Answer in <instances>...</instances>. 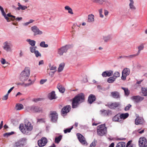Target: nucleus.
I'll return each instance as SVG.
<instances>
[{"label": "nucleus", "mask_w": 147, "mask_h": 147, "mask_svg": "<svg viewBox=\"0 0 147 147\" xmlns=\"http://www.w3.org/2000/svg\"><path fill=\"white\" fill-rule=\"evenodd\" d=\"M19 128L22 133L28 135L33 129V126L30 122L28 121L24 124H20Z\"/></svg>", "instance_id": "nucleus-1"}, {"label": "nucleus", "mask_w": 147, "mask_h": 147, "mask_svg": "<svg viewBox=\"0 0 147 147\" xmlns=\"http://www.w3.org/2000/svg\"><path fill=\"white\" fill-rule=\"evenodd\" d=\"M30 69L28 67L25 68L20 74L19 79L22 82H25L28 80L30 74Z\"/></svg>", "instance_id": "nucleus-2"}, {"label": "nucleus", "mask_w": 147, "mask_h": 147, "mask_svg": "<svg viewBox=\"0 0 147 147\" xmlns=\"http://www.w3.org/2000/svg\"><path fill=\"white\" fill-rule=\"evenodd\" d=\"M84 96L83 93H81L78 95L73 99L72 103V108H76L79 104L84 101Z\"/></svg>", "instance_id": "nucleus-3"}, {"label": "nucleus", "mask_w": 147, "mask_h": 147, "mask_svg": "<svg viewBox=\"0 0 147 147\" xmlns=\"http://www.w3.org/2000/svg\"><path fill=\"white\" fill-rule=\"evenodd\" d=\"M97 131L98 134L102 136L105 134L107 132V129L105 124H102L99 125L97 127Z\"/></svg>", "instance_id": "nucleus-4"}, {"label": "nucleus", "mask_w": 147, "mask_h": 147, "mask_svg": "<svg viewBox=\"0 0 147 147\" xmlns=\"http://www.w3.org/2000/svg\"><path fill=\"white\" fill-rule=\"evenodd\" d=\"M28 111H30L34 113H39L42 111L41 108L35 106H32L27 107Z\"/></svg>", "instance_id": "nucleus-5"}, {"label": "nucleus", "mask_w": 147, "mask_h": 147, "mask_svg": "<svg viewBox=\"0 0 147 147\" xmlns=\"http://www.w3.org/2000/svg\"><path fill=\"white\" fill-rule=\"evenodd\" d=\"M69 47V46L66 45L58 49L57 51L58 54L60 56L63 55L64 53H65L67 52Z\"/></svg>", "instance_id": "nucleus-6"}, {"label": "nucleus", "mask_w": 147, "mask_h": 147, "mask_svg": "<svg viewBox=\"0 0 147 147\" xmlns=\"http://www.w3.org/2000/svg\"><path fill=\"white\" fill-rule=\"evenodd\" d=\"M31 30L34 32V36L38 35H42L43 34L42 31L39 29L36 26H34L31 28Z\"/></svg>", "instance_id": "nucleus-7"}, {"label": "nucleus", "mask_w": 147, "mask_h": 147, "mask_svg": "<svg viewBox=\"0 0 147 147\" xmlns=\"http://www.w3.org/2000/svg\"><path fill=\"white\" fill-rule=\"evenodd\" d=\"M139 145L140 147H147V141L145 138L141 137L139 139Z\"/></svg>", "instance_id": "nucleus-8"}, {"label": "nucleus", "mask_w": 147, "mask_h": 147, "mask_svg": "<svg viewBox=\"0 0 147 147\" xmlns=\"http://www.w3.org/2000/svg\"><path fill=\"white\" fill-rule=\"evenodd\" d=\"M130 73V69L127 68H125L122 71V76L121 77V79L125 80L126 77Z\"/></svg>", "instance_id": "nucleus-9"}, {"label": "nucleus", "mask_w": 147, "mask_h": 147, "mask_svg": "<svg viewBox=\"0 0 147 147\" xmlns=\"http://www.w3.org/2000/svg\"><path fill=\"white\" fill-rule=\"evenodd\" d=\"M25 141L26 139L25 138L21 139L16 142L14 143L13 146L14 147H21L24 145Z\"/></svg>", "instance_id": "nucleus-10"}, {"label": "nucleus", "mask_w": 147, "mask_h": 147, "mask_svg": "<svg viewBox=\"0 0 147 147\" xmlns=\"http://www.w3.org/2000/svg\"><path fill=\"white\" fill-rule=\"evenodd\" d=\"M50 117L51 120L52 122H56L58 119V114L56 111L51 112L50 114Z\"/></svg>", "instance_id": "nucleus-11"}, {"label": "nucleus", "mask_w": 147, "mask_h": 147, "mask_svg": "<svg viewBox=\"0 0 147 147\" xmlns=\"http://www.w3.org/2000/svg\"><path fill=\"white\" fill-rule=\"evenodd\" d=\"M3 45V48L4 50L8 52L11 51V47L12 46L11 43L6 41L4 43Z\"/></svg>", "instance_id": "nucleus-12"}, {"label": "nucleus", "mask_w": 147, "mask_h": 147, "mask_svg": "<svg viewBox=\"0 0 147 147\" xmlns=\"http://www.w3.org/2000/svg\"><path fill=\"white\" fill-rule=\"evenodd\" d=\"M47 142V139L45 137H42L41 139L38 141V144L40 147H42L45 146Z\"/></svg>", "instance_id": "nucleus-13"}, {"label": "nucleus", "mask_w": 147, "mask_h": 147, "mask_svg": "<svg viewBox=\"0 0 147 147\" xmlns=\"http://www.w3.org/2000/svg\"><path fill=\"white\" fill-rule=\"evenodd\" d=\"M71 109V106L67 105L61 109V113L63 116L65 115L67 113L69 112Z\"/></svg>", "instance_id": "nucleus-14"}, {"label": "nucleus", "mask_w": 147, "mask_h": 147, "mask_svg": "<svg viewBox=\"0 0 147 147\" xmlns=\"http://www.w3.org/2000/svg\"><path fill=\"white\" fill-rule=\"evenodd\" d=\"M77 135L80 142L83 145H87V143L84 137L80 134H77Z\"/></svg>", "instance_id": "nucleus-15"}, {"label": "nucleus", "mask_w": 147, "mask_h": 147, "mask_svg": "<svg viewBox=\"0 0 147 147\" xmlns=\"http://www.w3.org/2000/svg\"><path fill=\"white\" fill-rule=\"evenodd\" d=\"M131 99L134 101L138 102L142 101L144 99V98L139 96H132Z\"/></svg>", "instance_id": "nucleus-16"}, {"label": "nucleus", "mask_w": 147, "mask_h": 147, "mask_svg": "<svg viewBox=\"0 0 147 147\" xmlns=\"http://www.w3.org/2000/svg\"><path fill=\"white\" fill-rule=\"evenodd\" d=\"M48 98L51 100L55 99L57 97L55 94V91H53L49 93L48 95Z\"/></svg>", "instance_id": "nucleus-17"}, {"label": "nucleus", "mask_w": 147, "mask_h": 147, "mask_svg": "<svg viewBox=\"0 0 147 147\" xmlns=\"http://www.w3.org/2000/svg\"><path fill=\"white\" fill-rule=\"evenodd\" d=\"M129 6L130 9L132 10H136V8L134 5V0H129Z\"/></svg>", "instance_id": "nucleus-18"}, {"label": "nucleus", "mask_w": 147, "mask_h": 147, "mask_svg": "<svg viewBox=\"0 0 147 147\" xmlns=\"http://www.w3.org/2000/svg\"><path fill=\"white\" fill-rule=\"evenodd\" d=\"M93 2L95 3H98L100 5H102L104 2L107 5V4H110V3L108 1L105 0H92Z\"/></svg>", "instance_id": "nucleus-19"}, {"label": "nucleus", "mask_w": 147, "mask_h": 147, "mask_svg": "<svg viewBox=\"0 0 147 147\" xmlns=\"http://www.w3.org/2000/svg\"><path fill=\"white\" fill-rule=\"evenodd\" d=\"M96 100L95 96L93 94H90L88 97V102L90 104H92Z\"/></svg>", "instance_id": "nucleus-20"}, {"label": "nucleus", "mask_w": 147, "mask_h": 147, "mask_svg": "<svg viewBox=\"0 0 147 147\" xmlns=\"http://www.w3.org/2000/svg\"><path fill=\"white\" fill-rule=\"evenodd\" d=\"M18 7L16 8V10H24L27 9V7L25 5H21L20 3H18Z\"/></svg>", "instance_id": "nucleus-21"}, {"label": "nucleus", "mask_w": 147, "mask_h": 147, "mask_svg": "<svg viewBox=\"0 0 147 147\" xmlns=\"http://www.w3.org/2000/svg\"><path fill=\"white\" fill-rule=\"evenodd\" d=\"M94 15L92 14H89L88 16L87 22L89 23H93L94 21Z\"/></svg>", "instance_id": "nucleus-22"}, {"label": "nucleus", "mask_w": 147, "mask_h": 147, "mask_svg": "<svg viewBox=\"0 0 147 147\" xmlns=\"http://www.w3.org/2000/svg\"><path fill=\"white\" fill-rule=\"evenodd\" d=\"M112 96L115 98H118L120 97V94L119 92L117 91H115L111 92Z\"/></svg>", "instance_id": "nucleus-23"}, {"label": "nucleus", "mask_w": 147, "mask_h": 147, "mask_svg": "<svg viewBox=\"0 0 147 147\" xmlns=\"http://www.w3.org/2000/svg\"><path fill=\"white\" fill-rule=\"evenodd\" d=\"M119 105V102H114L109 105V106L110 108L114 109L117 107Z\"/></svg>", "instance_id": "nucleus-24"}, {"label": "nucleus", "mask_w": 147, "mask_h": 147, "mask_svg": "<svg viewBox=\"0 0 147 147\" xmlns=\"http://www.w3.org/2000/svg\"><path fill=\"white\" fill-rule=\"evenodd\" d=\"M35 82V80H32L30 79H29L28 80V83L25 84V86L27 87L33 85Z\"/></svg>", "instance_id": "nucleus-25"}, {"label": "nucleus", "mask_w": 147, "mask_h": 147, "mask_svg": "<svg viewBox=\"0 0 147 147\" xmlns=\"http://www.w3.org/2000/svg\"><path fill=\"white\" fill-rule=\"evenodd\" d=\"M65 9L66 10L68 11V12L71 14H74L73 12L72 9L69 6H65L64 7Z\"/></svg>", "instance_id": "nucleus-26"}, {"label": "nucleus", "mask_w": 147, "mask_h": 147, "mask_svg": "<svg viewBox=\"0 0 147 147\" xmlns=\"http://www.w3.org/2000/svg\"><path fill=\"white\" fill-rule=\"evenodd\" d=\"M65 65L64 63H62L60 64L58 67L57 71L59 72L61 71L63 69Z\"/></svg>", "instance_id": "nucleus-27"}, {"label": "nucleus", "mask_w": 147, "mask_h": 147, "mask_svg": "<svg viewBox=\"0 0 147 147\" xmlns=\"http://www.w3.org/2000/svg\"><path fill=\"white\" fill-rule=\"evenodd\" d=\"M103 39L105 42H107L111 39V36L110 35H108L103 36Z\"/></svg>", "instance_id": "nucleus-28"}, {"label": "nucleus", "mask_w": 147, "mask_h": 147, "mask_svg": "<svg viewBox=\"0 0 147 147\" xmlns=\"http://www.w3.org/2000/svg\"><path fill=\"white\" fill-rule=\"evenodd\" d=\"M24 108L23 105L21 104H17L16 105L15 109L17 110H20Z\"/></svg>", "instance_id": "nucleus-29"}, {"label": "nucleus", "mask_w": 147, "mask_h": 147, "mask_svg": "<svg viewBox=\"0 0 147 147\" xmlns=\"http://www.w3.org/2000/svg\"><path fill=\"white\" fill-rule=\"evenodd\" d=\"M120 115L119 114H117L115 115L112 119L114 121H120Z\"/></svg>", "instance_id": "nucleus-30"}, {"label": "nucleus", "mask_w": 147, "mask_h": 147, "mask_svg": "<svg viewBox=\"0 0 147 147\" xmlns=\"http://www.w3.org/2000/svg\"><path fill=\"white\" fill-rule=\"evenodd\" d=\"M120 119H126L129 116V114L126 113H122L120 115Z\"/></svg>", "instance_id": "nucleus-31"}, {"label": "nucleus", "mask_w": 147, "mask_h": 147, "mask_svg": "<svg viewBox=\"0 0 147 147\" xmlns=\"http://www.w3.org/2000/svg\"><path fill=\"white\" fill-rule=\"evenodd\" d=\"M144 48V46L143 44H141L138 47V51L137 53V55H139L141 50H143Z\"/></svg>", "instance_id": "nucleus-32"}, {"label": "nucleus", "mask_w": 147, "mask_h": 147, "mask_svg": "<svg viewBox=\"0 0 147 147\" xmlns=\"http://www.w3.org/2000/svg\"><path fill=\"white\" fill-rule=\"evenodd\" d=\"M27 41L32 46V47L34 46L35 45L36 41L34 40H32L30 39H28L27 40Z\"/></svg>", "instance_id": "nucleus-33"}, {"label": "nucleus", "mask_w": 147, "mask_h": 147, "mask_svg": "<svg viewBox=\"0 0 147 147\" xmlns=\"http://www.w3.org/2000/svg\"><path fill=\"white\" fill-rule=\"evenodd\" d=\"M57 87L59 91L61 93H63L64 92L65 89L61 85H58Z\"/></svg>", "instance_id": "nucleus-34"}, {"label": "nucleus", "mask_w": 147, "mask_h": 147, "mask_svg": "<svg viewBox=\"0 0 147 147\" xmlns=\"http://www.w3.org/2000/svg\"><path fill=\"white\" fill-rule=\"evenodd\" d=\"M98 12L99 14V17L101 18H103L104 16L102 14L103 9L102 8H100L98 10Z\"/></svg>", "instance_id": "nucleus-35"}, {"label": "nucleus", "mask_w": 147, "mask_h": 147, "mask_svg": "<svg viewBox=\"0 0 147 147\" xmlns=\"http://www.w3.org/2000/svg\"><path fill=\"white\" fill-rule=\"evenodd\" d=\"M122 89L124 91L125 95L128 96L129 94V92L127 88L122 87Z\"/></svg>", "instance_id": "nucleus-36"}, {"label": "nucleus", "mask_w": 147, "mask_h": 147, "mask_svg": "<svg viewBox=\"0 0 147 147\" xmlns=\"http://www.w3.org/2000/svg\"><path fill=\"white\" fill-rule=\"evenodd\" d=\"M142 119H140L139 117H137L135 119V123L136 125H138L142 123Z\"/></svg>", "instance_id": "nucleus-37"}, {"label": "nucleus", "mask_w": 147, "mask_h": 147, "mask_svg": "<svg viewBox=\"0 0 147 147\" xmlns=\"http://www.w3.org/2000/svg\"><path fill=\"white\" fill-rule=\"evenodd\" d=\"M40 47L43 48H47L48 46L47 44H45V41H42L40 44Z\"/></svg>", "instance_id": "nucleus-38"}, {"label": "nucleus", "mask_w": 147, "mask_h": 147, "mask_svg": "<svg viewBox=\"0 0 147 147\" xmlns=\"http://www.w3.org/2000/svg\"><path fill=\"white\" fill-rule=\"evenodd\" d=\"M142 94H143L144 96H147V88H142Z\"/></svg>", "instance_id": "nucleus-39"}, {"label": "nucleus", "mask_w": 147, "mask_h": 147, "mask_svg": "<svg viewBox=\"0 0 147 147\" xmlns=\"http://www.w3.org/2000/svg\"><path fill=\"white\" fill-rule=\"evenodd\" d=\"M115 78L114 77H110L107 80V82L109 83H112L115 81Z\"/></svg>", "instance_id": "nucleus-40"}, {"label": "nucleus", "mask_w": 147, "mask_h": 147, "mask_svg": "<svg viewBox=\"0 0 147 147\" xmlns=\"http://www.w3.org/2000/svg\"><path fill=\"white\" fill-rule=\"evenodd\" d=\"M125 144L124 142H119L117 144L116 147H124Z\"/></svg>", "instance_id": "nucleus-41"}, {"label": "nucleus", "mask_w": 147, "mask_h": 147, "mask_svg": "<svg viewBox=\"0 0 147 147\" xmlns=\"http://www.w3.org/2000/svg\"><path fill=\"white\" fill-rule=\"evenodd\" d=\"M62 138V136L61 135L59 136L58 137H56L55 139V142L57 143H59L61 139Z\"/></svg>", "instance_id": "nucleus-42"}, {"label": "nucleus", "mask_w": 147, "mask_h": 147, "mask_svg": "<svg viewBox=\"0 0 147 147\" xmlns=\"http://www.w3.org/2000/svg\"><path fill=\"white\" fill-rule=\"evenodd\" d=\"M120 74L119 73L118 71L115 72L113 74L114 78L116 79L117 77L120 76Z\"/></svg>", "instance_id": "nucleus-43"}, {"label": "nucleus", "mask_w": 147, "mask_h": 147, "mask_svg": "<svg viewBox=\"0 0 147 147\" xmlns=\"http://www.w3.org/2000/svg\"><path fill=\"white\" fill-rule=\"evenodd\" d=\"M37 48L36 47H30V50L31 52L34 53L36 51V49Z\"/></svg>", "instance_id": "nucleus-44"}, {"label": "nucleus", "mask_w": 147, "mask_h": 147, "mask_svg": "<svg viewBox=\"0 0 147 147\" xmlns=\"http://www.w3.org/2000/svg\"><path fill=\"white\" fill-rule=\"evenodd\" d=\"M131 141H129L127 143L126 147H136L135 146L131 144Z\"/></svg>", "instance_id": "nucleus-45"}, {"label": "nucleus", "mask_w": 147, "mask_h": 147, "mask_svg": "<svg viewBox=\"0 0 147 147\" xmlns=\"http://www.w3.org/2000/svg\"><path fill=\"white\" fill-rule=\"evenodd\" d=\"M106 71L107 72V76L110 77L112 76L113 74V71L111 70Z\"/></svg>", "instance_id": "nucleus-46"}, {"label": "nucleus", "mask_w": 147, "mask_h": 147, "mask_svg": "<svg viewBox=\"0 0 147 147\" xmlns=\"http://www.w3.org/2000/svg\"><path fill=\"white\" fill-rule=\"evenodd\" d=\"M0 62L1 64L3 65H4L5 64H8V62L6 61L5 59H4V58H2L1 60H0Z\"/></svg>", "instance_id": "nucleus-47"}, {"label": "nucleus", "mask_w": 147, "mask_h": 147, "mask_svg": "<svg viewBox=\"0 0 147 147\" xmlns=\"http://www.w3.org/2000/svg\"><path fill=\"white\" fill-rule=\"evenodd\" d=\"M97 141L96 140H94L90 144V147H94L96 144Z\"/></svg>", "instance_id": "nucleus-48"}, {"label": "nucleus", "mask_w": 147, "mask_h": 147, "mask_svg": "<svg viewBox=\"0 0 147 147\" xmlns=\"http://www.w3.org/2000/svg\"><path fill=\"white\" fill-rule=\"evenodd\" d=\"M50 69L51 70H55L54 72L56 71V67L54 65L50 67Z\"/></svg>", "instance_id": "nucleus-49"}, {"label": "nucleus", "mask_w": 147, "mask_h": 147, "mask_svg": "<svg viewBox=\"0 0 147 147\" xmlns=\"http://www.w3.org/2000/svg\"><path fill=\"white\" fill-rule=\"evenodd\" d=\"M73 127H72L70 128H67L64 130V133L66 134L67 132H70L71 130L72 129Z\"/></svg>", "instance_id": "nucleus-50"}, {"label": "nucleus", "mask_w": 147, "mask_h": 147, "mask_svg": "<svg viewBox=\"0 0 147 147\" xmlns=\"http://www.w3.org/2000/svg\"><path fill=\"white\" fill-rule=\"evenodd\" d=\"M8 94H6L2 98V100H6L8 98Z\"/></svg>", "instance_id": "nucleus-51"}, {"label": "nucleus", "mask_w": 147, "mask_h": 147, "mask_svg": "<svg viewBox=\"0 0 147 147\" xmlns=\"http://www.w3.org/2000/svg\"><path fill=\"white\" fill-rule=\"evenodd\" d=\"M34 53L36 57H38V56H41V55L40 53L38 51H35Z\"/></svg>", "instance_id": "nucleus-52"}, {"label": "nucleus", "mask_w": 147, "mask_h": 147, "mask_svg": "<svg viewBox=\"0 0 147 147\" xmlns=\"http://www.w3.org/2000/svg\"><path fill=\"white\" fill-rule=\"evenodd\" d=\"M13 133V132H12L10 133H7L3 135V136L4 137H7L8 136H9L10 135H12Z\"/></svg>", "instance_id": "nucleus-53"}, {"label": "nucleus", "mask_w": 147, "mask_h": 147, "mask_svg": "<svg viewBox=\"0 0 147 147\" xmlns=\"http://www.w3.org/2000/svg\"><path fill=\"white\" fill-rule=\"evenodd\" d=\"M131 105L130 104H129L125 108V111H127L129 110V109L131 107Z\"/></svg>", "instance_id": "nucleus-54"}, {"label": "nucleus", "mask_w": 147, "mask_h": 147, "mask_svg": "<svg viewBox=\"0 0 147 147\" xmlns=\"http://www.w3.org/2000/svg\"><path fill=\"white\" fill-rule=\"evenodd\" d=\"M47 81V79H42L40 81V83L41 84H42Z\"/></svg>", "instance_id": "nucleus-55"}, {"label": "nucleus", "mask_w": 147, "mask_h": 147, "mask_svg": "<svg viewBox=\"0 0 147 147\" xmlns=\"http://www.w3.org/2000/svg\"><path fill=\"white\" fill-rule=\"evenodd\" d=\"M104 13L105 16H107L109 14V12L106 9H104Z\"/></svg>", "instance_id": "nucleus-56"}, {"label": "nucleus", "mask_w": 147, "mask_h": 147, "mask_svg": "<svg viewBox=\"0 0 147 147\" xmlns=\"http://www.w3.org/2000/svg\"><path fill=\"white\" fill-rule=\"evenodd\" d=\"M14 86L13 87H11V88H10V89H9L8 92H7V94H8V95L11 92L12 90L13 89V88H14Z\"/></svg>", "instance_id": "nucleus-57"}, {"label": "nucleus", "mask_w": 147, "mask_h": 147, "mask_svg": "<svg viewBox=\"0 0 147 147\" xmlns=\"http://www.w3.org/2000/svg\"><path fill=\"white\" fill-rule=\"evenodd\" d=\"M138 55H137V53L136 54L132 55H130L129 56V57L131 58H133L135 57Z\"/></svg>", "instance_id": "nucleus-58"}, {"label": "nucleus", "mask_w": 147, "mask_h": 147, "mask_svg": "<svg viewBox=\"0 0 147 147\" xmlns=\"http://www.w3.org/2000/svg\"><path fill=\"white\" fill-rule=\"evenodd\" d=\"M102 75L103 77H107V72L106 71H105L103 72L102 74Z\"/></svg>", "instance_id": "nucleus-59"}, {"label": "nucleus", "mask_w": 147, "mask_h": 147, "mask_svg": "<svg viewBox=\"0 0 147 147\" xmlns=\"http://www.w3.org/2000/svg\"><path fill=\"white\" fill-rule=\"evenodd\" d=\"M22 19V17H18L15 19V20L18 21L21 20Z\"/></svg>", "instance_id": "nucleus-60"}, {"label": "nucleus", "mask_w": 147, "mask_h": 147, "mask_svg": "<svg viewBox=\"0 0 147 147\" xmlns=\"http://www.w3.org/2000/svg\"><path fill=\"white\" fill-rule=\"evenodd\" d=\"M4 17L7 20V22H9L10 21L9 18L6 15Z\"/></svg>", "instance_id": "nucleus-61"}, {"label": "nucleus", "mask_w": 147, "mask_h": 147, "mask_svg": "<svg viewBox=\"0 0 147 147\" xmlns=\"http://www.w3.org/2000/svg\"><path fill=\"white\" fill-rule=\"evenodd\" d=\"M44 64V62L43 60H41L39 62L38 65H42Z\"/></svg>", "instance_id": "nucleus-62"}, {"label": "nucleus", "mask_w": 147, "mask_h": 147, "mask_svg": "<svg viewBox=\"0 0 147 147\" xmlns=\"http://www.w3.org/2000/svg\"><path fill=\"white\" fill-rule=\"evenodd\" d=\"M3 121H1V124H0V129H1L2 127V126L3 125Z\"/></svg>", "instance_id": "nucleus-63"}, {"label": "nucleus", "mask_w": 147, "mask_h": 147, "mask_svg": "<svg viewBox=\"0 0 147 147\" xmlns=\"http://www.w3.org/2000/svg\"><path fill=\"white\" fill-rule=\"evenodd\" d=\"M1 13L2 15L4 16L6 15L4 11L1 12Z\"/></svg>", "instance_id": "nucleus-64"}]
</instances>
